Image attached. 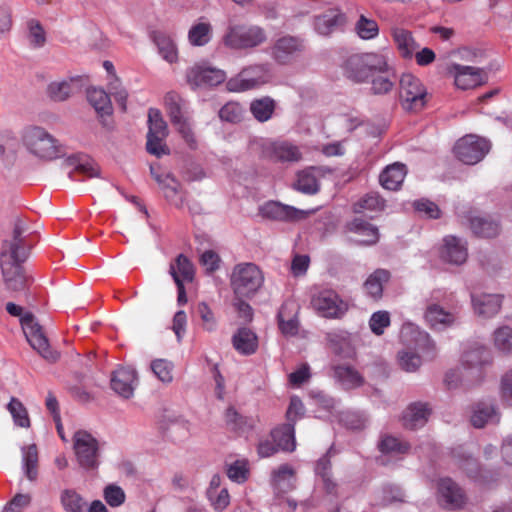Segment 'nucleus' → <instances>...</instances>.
<instances>
[{
  "mask_svg": "<svg viewBox=\"0 0 512 512\" xmlns=\"http://www.w3.org/2000/svg\"><path fill=\"white\" fill-rule=\"evenodd\" d=\"M267 41V33L258 25L229 24L222 36L223 45L235 51L255 49Z\"/></svg>",
  "mask_w": 512,
  "mask_h": 512,
  "instance_id": "f257e3e1",
  "label": "nucleus"
},
{
  "mask_svg": "<svg viewBox=\"0 0 512 512\" xmlns=\"http://www.w3.org/2000/svg\"><path fill=\"white\" fill-rule=\"evenodd\" d=\"M23 143L32 155L42 160H53L63 154L60 142L43 127L26 128Z\"/></svg>",
  "mask_w": 512,
  "mask_h": 512,
  "instance_id": "f03ea898",
  "label": "nucleus"
},
{
  "mask_svg": "<svg viewBox=\"0 0 512 512\" xmlns=\"http://www.w3.org/2000/svg\"><path fill=\"white\" fill-rule=\"evenodd\" d=\"M387 61V56L384 53H357L348 57L344 69L349 79L356 83H362L378 71L385 70Z\"/></svg>",
  "mask_w": 512,
  "mask_h": 512,
  "instance_id": "7ed1b4c3",
  "label": "nucleus"
},
{
  "mask_svg": "<svg viewBox=\"0 0 512 512\" xmlns=\"http://www.w3.org/2000/svg\"><path fill=\"white\" fill-rule=\"evenodd\" d=\"M264 275L253 263H242L234 267L231 274V287L236 296L251 297L263 285Z\"/></svg>",
  "mask_w": 512,
  "mask_h": 512,
  "instance_id": "20e7f679",
  "label": "nucleus"
},
{
  "mask_svg": "<svg viewBox=\"0 0 512 512\" xmlns=\"http://www.w3.org/2000/svg\"><path fill=\"white\" fill-rule=\"evenodd\" d=\"M271 79L269 64H252L244 67L237 75L226 82L230 92H244L256 89Z\"/></svg>",
  "mask_w": 512,
  "mask_h": 512,
  "instance_id": "39448f33",
  "label": "nucleus"
},
{
  "mask_svg": "<svg viewBox=\"0 0 512 512\" xmlns=\"http://www.w3.org/2000/svg\"><path fill=\"white\" fill-rule=\"evenodd\" d=\"M399 97L402 107L417 112L427 102V91L421 81L412 74H403L400 78Z\"/></svg>",
  "mask_w": 512,
  "mask_h": 512,
  "instance_id": "423d86ee",
  "label": "nucleus"
},
{
  "mask_svg": "<svg viewBox=\"0 0 512 512\" xmlns=\"http://www.w3.org/2000/svg\"><path fill=\"white\" fill-rule=\"evenodd\" d=\"M21 325L25 337L31 347L36 350L44 359L54 362L59 358V354L50 348L47 337L42 327L36 321L35 316L30 313H24L21 318Z\"/></svg>",
  "mask_w": 512,
  "mask_h": 512,
  "instance_id": "0eeeda50",
  "label": "nucleus"
},
{
  "mask_svg": "<svg viewBox=\"0 0 512 512\" xmlns=\"http://www.w3.org/2000/svg\"><path fill=\"white\" fill-rule=\"evenodd\" d=\"M490 149L491 144L487 139L470 134L456 142L454 153L462 163L475 165L488 154Z\"/></svg>",
  "mask_w": 512,
  "mask_h": 512,
  "instance_id": "6e6552de",
  "label": "nucleus"
},
{
  "mask_svg": "<svg viewBox=\"0 0 512 512\" xmlns=\"http://www.w3.org/2000/svg\"><path fill=\"white\" fill-rule=\"evenodd\" d=\"M73 449L79 465L85 470H95L99 465L98 441L87 431L79 430L73 436Z\"/></svg>",
  "mask_w": 512,
  "mask_h": 512,
  "instance_id": "1a4fd4ad",
  "label": "nucleus"
},
{
  "mask_svg": "<svg viewBox=\"0 0 512 512\" xmlns=\"http://www.w3.org/2000/svg\"><path fill=\"white\" fill-rule=\"evenodd\" d=\"M491 363L489 350L480 345L467 349L461 360L462 369L465 372V379L469 382L480 383L484 377L483 367Z\"/></svg>",
  "mask_w": 512,
  "mask_h": 512,
  "instance_id": "9d476101",
  "label": "nucleus"
},
{
  "mask_svg": "<svg viewBox=\"0 0 512 512\" xmlns=\"http://www.w3.org/2000/svg\"><path fill=\"white\" fill-rule=\"evenodd\" d=\"M315 311L325 318H341L348 310V304L330 289L318 291L311 298Z\"/></svg>",
  "mask_w": 512,
  "mask_h": 512,
  "instance_id": "9b49d317",
  "label": "nucleus"
},
{
  "mask_svg": "<svg viewBox=\"0 0 512 512\" xmlns=\"http://www.w3.org/2000/svg\"><path fill=\"white\" fill-rule=\"evenodd\" d=\"M447 74L454 79L456 87L462 90L475 88L487 80L484 69L470 65L450 64L447 67Z\"/></svg>",
  "mask_w": 512,
  "mask_h": 512,
  "instance_id": "f8f14e48",
  "label": "nucleus"
},
{
  "mask_svg": "<svg viewBox=\"0 0 512 512\" xmlns=\"http://www.w3.org/2000/svg\"><path fill=\"white\" fill-rule=\"evenodd\" d=\"M226 79V73L207 64H195L186 71V80L193 88L217 86Z\"/></svg>",
  "mask_w": 512,
  "mask_h": 512,
  "instance_id": "ddd939ff",
  "label": "nucleus"
},
{
  "mask_svg": "<svg viewBox=\"0 0 512 512\" xmlns=\"http://www.w3.org/2000/svg\"><path fill=\"white\" fill-rule=\"evenodd\" d=\"M457 214L462 223H468L472 232L478 237L492 238L500 232V225L496 220L490 217L477 216L470 208L461 207Z\"/></svg>",
  "mask_w": 512,
  "mask_h": 512,
  "instance_id": "4468645a",
  "label": "nucleus"
},
{
  "mask_svg": "<svg viewBox=\"0 0 512 512\" xmlns=\"http://www.w3.org/2000/svg\"><path fill=\"white\" fill-rule=\"evenodd\" d=\"M150 173L159 185L167 201L177 207H181L185 200V192L180 181L170 172H158L154 166H150Z\"/></svg>",
  "mask_w": 512,
  "mask_h": 512,
  "instance_id": "2eb2a0df",
  "label": "nucleus"
},
{
  "mask_svg": "<svg viewBox=\"0 0 512 512\" xmlns=\"http://www.w3.org/2000/svg\"><path fill=\"white\" fill-rule=\"evenodd\" d=\"M303 43L299 38L283 36L271 47V57L279 64H287L303 51Z\"/></svg>",
  "mask_w": 512,
  "mask_h": 512,
  "instance_id": "dca6fc26",
  "label": "nucleus"
},
{
  "mask_svg": "<svg viewBox=\"0 0 512 512\" xmlns=\"http://www.w3.org/2000/svg\"><path fill=\"white\" fill-rule=\"evenodd\" d=\"M259 214L263 218L276 221H298L307 215L303 210L275 201H269L260 206Z\"/></svg>",
  "mask_w": 512,
  "mask_h": 512,
  "instance_id": "f3484780",
  "label": "nucleus"
},
{
  "mask_svg": "<svg viewBox=\"0 0 512 512\" xmlns=\"http://www.w3.org/2000/svg\"><path fill=\"white\" fill-rule=\"evenodd\" d=\"M137 386V373L133 368L121 367L114 371L111 378V388L120 397L129 399Z\"/></svg>",
  "mask_w": 512,
  "mask_h": 512,
  "instance_id": "a211bd4d",
  "label": "nucleus"
},
{
  "mask_svg": "<svg viewBox=\"0 0 512 512\" xmlns=\"http://www.w3.org/2000/svg\"><path fill=\"white\" fill-rule=\"evenodd\" d=\"M440 257L443 261L450 264H463L468 257L466 242L455 236L445 237L440 250Z\"/></svg>",
  "mask_w": 512,
  "mask_h": 512,
  "instance_id": "6ab92c4d",
  "label": "nucleus"
},
{
  "mask_svg": "<svg viewBox=\"0 0 512 512\" xmlns=\"http://www.w3.org/2000/svg\"><path fill=\"white\" fill-rule=\"evenodd\" d=\"M438 495L440 503L445 508H458L465 502V495L462 489L450 478L439 480Z\"/></svg>",
  "mask_w": 512,
  "mask_h": 512,
  "instance_id": "aec40b11",
  "label": "nucleus"
},
{
  "mask_svg": "<svg viewBox=\"0 0 512 512\" xmlns=\"http://www.w3.org/2000/svg\"><path fill=\"white\" fill-rule=\"evenodd\" d=\"M346 16L337 8H331L314 18V28L321 35H329L346 23Z\"/></svg>",
  "mask_w": 512,
  "mask_h": 512,
  "instance_id": "412c9836",
  "label": "nucleus"
},
{
  "mask_svg": "<svg viewBox=\"0 0 512 512\" xmlns=\"http://www.w3.org/2000/svg\"><path fill=\"white\" fill-rule=\"evenodd\" d=\"M80 76L52 81L47 86L48 97L55 102L67 100L73 93L80 90L82 84Z\"/></svg>",
  "mask_w": 512,
  "mask_h": 512,
  "instance_id": "4be33fe9",
  "label": "nucleus"
},
{
  "mask_svg": "<svg viewBox=\"0 0 512 512\" xmlns=\"http://www.w3.org/2000/svg\"><path fill=\"white\" fill-rule=\"evenodd\" d=\"M390 34L399 55L403 59H412L415 51L419 48L412 32L399 26H393L390 29Z\"/></svg>",
  "mask_w": 512,
  "mask_h": 512,
  "instance_id": "5701e85b",
  "label": "nucleus"
},
{
  "mask_svg": "<svg viewBox=\"0 0 512 512\" xmlns=\"http://www.w3.org/2000/svg\"><path fill=\"white\" fill-rule=\"evenodd\" d=\"M1 268L7 289L12 291H22L26 288L29 282V277L25 274V271L20 264L1 260Z\"/></svg>",
  "mask_w": 512,
  "mask_h": 512,
  "instance_id": "b1692460",
  "label": "nucleus"
},
{
  "mask_svg": "<svg viewBox=\"0 0 512 512\" xmlns=\"http://www.w3.org/2000/svg\"><path fill=\"white\" fill-rule=\"evenodd\" d=\"M264 153L267 158L279 162H298L302 158L299 148L289 142L270 143Z\"/></svg>",
  "mask_w": 512,
  "mask_h": 512,
  "instance_id": "393cba45",
  "label": "nucleus"
},
{
  "mask_svg": "<svg viewBox=\"0 0 512 512\" xmlns=\"http://www.w3.org/2000/svg\"><path fill=\"white\" fill-rule=\"evenodd\" d=\"M430 414L431 408L427 403H412L403 412L402 425L410 430L420 428L426 424Z\"/></svg>",
  "mask_w": 512,
  "mask_h": 512,
  "instance_id": "a878e982",
  "label": "nucleus"
},
{
  "mask_svg": "<svg viewBox=\"0 0 512 512\" xmlns=\"http://www.w3.org/2000/svg\"><path fill=\"white\" fill-rule=\"evenodd\" d=\"M298 306L292 301H286L279 309L277 318L280 331L285 336H295L298 333L299 322L297 319Z\"/></svg>",
  "mask_w": 512,
  "mask_h": 512,
  "instance_id": "bb28decb",
  "label": "nucleus"
},
{
  "mask_svg": "<svg viewBox=\"0 0 512 512\" xmlns=\"http://www.w3.org/2000/svg\"><path fill=\"white\" fill-rule=\"evenodd\" d=\"M329 349L343 358H351L355 355L351 334L347 331H332L326 334Z\"/></svg>",
  "mask_w": 512,
  "mask_h": 512,
  "instance_id": "cd10ccee",
  "label": "nucleus"
},
{
  "mask_svg": "<svg viewBox=\"0 0 512 512\" xmlns=\"http://www.w3.org/2000/svg\"><path fill=\"white\" fill-rule=\"evenodd\" d=\"M224 421L227 429L236 433L251 431L257 423V419L240 414L233 406L225 410Z\"/></svg>",
  "mask_w": 512,
  "mask_h": 512,
  "instance_id": "c85d7f7f",
  "label": "nucleus"
},
{
  "mask_svg": "<svg viewBox=\"0 0 512 512\" xmlns=\"http://www.w3.org/2000/svg\"><path fill=\"white\" fill-rule=\"evenodd\" d=\"M472 304L476 314L488 318L499 312L501 297L495 294L472 295Z\"/></svg>",
  "mask_w": 512,
  "mask_h": 512,
  "instance_id": "c756f323",
  "label": "nucleus"
},
{
  "mask_svg": "<svg viewBox=\"0 0 512 512\" xmlns=\"http://www.w3.org/2000/svg\"><path fill=\"white\" fill-rule=\"evenodd\" d=\"M426 321L434 328L445 329L456 322V315L438 304H429L425 312Z\"/></svg>",
  "mask_w": 512,
  "mask_h": 512,
  "instance_id": "7c9ffc66",
  "label": "nucleus"
},
{
  "mask_svg": "<svg viewBox=\"0 0 512 512\" xmlns=\"http://www.w3.org/2000/svg\"><path fill=\"white\" fill-rule=\"evenodd\" d=\"M369 79H371V93L374 95H385L393 89L396 82V75L387 61L386 69L378 71Z\"/></svg>",
  "mask_w": 512,
  "mask_h": 512,
  "instance_id": "2f4dec72",
  "label": "nucleus"
},
{
  "mask_svg": "<svg viewBox=\"0 0 512 512\" xmlns=\"http://www.w3.org/2000/svg\"><path fill=\"white\" fill-rule=\"evenodd\" d=\"M333 377L345 389H354L364 383L363 377L352 366L337 365L333 367Z\"/></svg>",
  "mask_w": 512,
  "mask_h": 512,
  "instance_id": "473e14b6",
  "label": "nucleus"
},
{
  "mask_svg": "<svg viewBox=\"0 0 512 512\" xmlns=\"http://www.w3.org/2000/svg\"><path fill=\"white\" fill-rule=\"evenodd\" d=\"M233 347L243 355L256 352L258 339L256 334L248 328H240L232 338Z\"/></svg>",
  "mask_w": 512,
  "mask_h": 512,
  "instance_id": "72a5a7b5",
  "label": "nucleus"
},
{
  "mask_svg": "<svg viewBox=\"0 0 512 512\" xmlns=\"http://www.w3.org/2000/svg\"><path fill=\"white\" fill-rule=\"evenodd\" d=\"M169 274L176 283V279L181 283L192 282L194 278V266L192 262L184 255L179 254L169 266Z\"/></svg>",
  "mask_w": 512,
  "mask_h": 512,
  "instance_id": "f704fd0d",
  "label": "nucleus"
},
{
  "mask_svg": "<svg viewBox=\"0 0 512 512\" xmlns=\"http://www.w3.org/2000/svg\"><path fill=\"white\" fill-rule=\"evenodd\" d=\"M294 432V425L287 423L273 429L270 433V437L279 450L292 452L296 447Z\"/></svg>",
  "mask_w": 512,
  "mask_h": 512,
  "instance_id": "c9c22d12",
  "label": "nucleus"
},
{
  "mask_svg": "<svg viewBox=\"0 0 512 512\" xmlns=\"http://www.w3.org/2000/svg\"><path fill=\"white\" fill-rule=\"evenodd\" d=\"M406 172V166L404 164L394 163L389 165L380 174V183L385 189L397 190L403 183Z\"/></svg>",
  "mask_w": 512,
  "mask_h": 512,
  "instance_id": "e433bc0d",
  "label": "nucleus"
},
{
  "mask_svg": "<svg viewBox=\"0 0 512 512\" xmlns=\"http://www.w3.org/2000/svg\"><path fill=\"white\" fill-rule=\"evenodd\" d=\"M272 485L278 492H286L294 487L295 470L289 464L280 465L272 472Z\"/></svg>",
  "mask_w": 512,
  "mask_h": 512,
  "instance_id": "4c0bfd02",
  "label": "nucleus"
},
{
  "mask_svg": "<svg viewBox=\"0 0 512 512\" xmlns=\"http://www.w3.org/2000/svg\"><path fill=\"white\" fill-rule=\"evenodd\" d=\"M87 99L101 117L112 114V103L105 90L101 88H90L87 90Z\"/></svg>",
  "mask_w": 512,
  "mask_h": 512,
  "instance_id": "58836bf2",
  "label": "nucleus"
},
{
  "mask_svg": "<svg viewBox=\"0 0 512 512\" xmlns=\"http://www.w3.org/2000/svg\"><path fill=\"white\" fill-rule=\"evenodd\" d=\"M499 421L498 413L493 405L478 404L471 416V423L476 428H482L488 423H497Z\"/></svg>",
  "mask_w": 512,
  "mask_h": 512,
  "instance_id": "ea45409f",
  "label": "nucleus"
},
{
  "mask_svg": "<svg viewBox=\"0 0 512 512\" xmlns=\"http://www.w3.org/2000/svg\"><path fill=\"white\" fill-rule=\"evenodd\" d=\"M165 106L172 124L186 119L185 100L175 92H169L165 96Z\"/></svg>",
  "mask_w": 512,
  "mask_h": 512,
  "instance_id": "a19ab883",
  "label": "nucleus"
},
{
  "mask_svg": "<svg viewBox=\"0 0 512 512\" xmlns=\"http://www.w3.org/2000/svg\"><path fill=\"white\" fill-rule=\"evenodd\" d=\"M390 278V273L384 269H377L365 281L364 288L366 292L374 299L382 296L383 284Z\"/></svg>",
  "mask_w": 512,
  "mask_h": 512,
  "instance_id": "79ce46f5",
  "label": "nucleus"
},
{
  "mask_svg": "<svg viewBox=\"0 0 512 512\" xmlns=\"http://www.w3.org/2000/svg\"><path fill=\"white\" fill-rule=\"evenodd\" d=\"M28 257V248L24 242H4L1 251L2 260L21 264Z\"/></svg>",
  "mask_w": 512,
  "mask_h": 512,
  "instance_id": "37998d69",
  "label": "nucleus"
},
{
  "mask_svg": "<svg viewBox=\"0 0 512 512\" xmlns=\"http://www.w3.org/2000/svg\"><path fill=\"white\" fill-rule=\"evenodd\" d=\"M23 469L30 481H36L38 477V450L35 444L22 448Z\"/></svg>",
  "mask_w": 512,
  "mask_h": 512,
  "instance_id": "c03bdc74",
  "label": "nucleus"
},
{
  "mask_svg": "<svg viewBox=\"0 0 512 512\" xmlns=\"http://www.w3.org/2000/svg\"><path fill=\"white\" fill-rule=\"evenodd\" d=\"M350 230L363 236L362 239L358 240V242L362 244H375L379 239L377 227L371 225L370 223L362 219H354L350 223Z\"/></svg>",
  "mask_w": 512,
  "mask_h": 512,
  "instance_id": "a18cd8bd",
  "label": "nucleus"
},
{
  "mask_svg": "<svg viewBox=\"0 0 512 512\" xmlns=\"http://www.w3.org/2000/svg\"><path fill=\"white\" fill-rule=\"evenodd\" d=\"M275 110V101L270 97L255 99L250 104V111L259 122L268 121Z\"/></svg>",
  "mask_w": 512,
  "mask_h": 512,
  "instance_id": "49530a36",
  "label": "nucleus"
},
{
  "mask_svg": "<svg viewBox=\"0 0 512 512\" xmlns=\"http://www.w3.org/2000/svg\"><path fill=\"white\" fill-rule=\"evenodd\" d=\"M61 504L66 512H85L86 502L73 489H65L60 495Z\"/></svg>",
  "mask_w": 512,
  "mask_h": 512,
  "instance_id": "de8ad7c7",
  "label": "nucleus"
},
{
  "mask_svg": "<svg viewBox=\"0 0 512 512\" xmlns=\"http://www.w3.org/2000/svg\"><path fill=\"white\" fill-rule=\"evenodd\" d=\"M385 200L376 192L367 193L353 206L355 213H363L364 211H381L384 209Z\"/></svg>",
  "mask_w": 512,
  "mask_h": 512,
  "instance_id": "09e8293b",
  "label": "nucleus"
},
{
  "mask_svg": "<svg viewBox=\"0 0 512 512\" xmlns=\"http://www.w3.org/2000/svg\"><path fill=\"white\" fill-rule=\"evenodd\" d=\"M294 187L306 194H315L319 190L317 178L313 169L303 170L298 173Z\"/></svg>",
  "mask_w": 512,
  "mask_h": 512,
  "instance_id": "8fccbe9b",
  "label": "nucleus"
},
{
  "mask_svg": "<svg viewBox=\"0 0 512 512\" xmlns=\"http://www.w3.org/2000/svg\"><path fill=\"white\" fill-rule=\"evenodd\" d=\"M397 363L405 372H416L422 365L420 355L410 349H402L397 353Z\"/></svg>",
  "mask_w": 512,
  "mask_h": 512,
  "instance_id": "3c124183",
  "label": "nucleus"
},
{
  "mask_svg": "<svg viewBox=\"0 0 512 512\" xmlns=\"http://www.w3.org/2000/svg\"><path fill=\"white\" fill-rule=\"evenodd\" d=\"M494 347L501 353H512V328L501 326L493 333Z\"/></svg>",
  "mask_w": 512,
  "mask_h": 512,
  "instance_id": "603ef678",
  "label": "nucleus"
},
{
  "mask_svg": "<svg viewBox=\"0 0 512 512\" xmlns=\"http://www.w3.org/2000/svg\"><path fill=\"white\" fill-rule=\"evenodd\" d=\"M410 444L400 439L387 435L379 443V449L385 454H406L410 450Z\"/></svg>",
  "mask_w": 512,
  "mask_h": 512,
  "instance_id": "864d4df0",
  "label": "nucleus"
},
{
  "mask_svg": "<svg viewBox=\"0 0 512 512\" xmlns=\"http://www.w3.org/2000/svg\"><path fill=\"white\" fill-rule=\"evenodd\" d=\"M7 408L10 414L12 415L15 425L22 428L30 427V418L28 415V411L20 400L14 397L11 398Z\"/></svg>",
  "mask_w": 512,
  "mask_h": 512,
  "instance_id": "5fc2aeb1",
  "label": "nucleus"
},
{
  "mask_svg": "<svg viewBox=\"0 0 512 512\" xmlns=\"http://www.w3.org/2000/svg\"><path fill=\"white\" fill-rule=\"evenodd\" d=\"M149 135L168 136V126L158 109L151 108L148 112Z\"/></svg>",
  "mask_w": 512,
  "mask_h": 512,
  "instance_id": "6e6d98bb",
  "label": "nucleus"
},
{
  "mask_svg": "<svg viewBox=\"0 0 512 512\" xmlns=\"http://www.w3.org/2000/svg\"><path fill=\"white\" fill-rule=\"evenodd\" d=\"M154 41L158 47L159 53L166 61H168L169 63L177 61V49L175 44L169 37L163 34H158L155 35Z\"/></svg>",
  "mask_w": 512,
  "mask_h": 512,
  "instance_id": "4d7b16f0",
  "label": "nucleus"
},
{
  "mask_svg": "<svg viewBox=\"0 0 512 512\" xmlns=\"http://www.w3.org/2000/svg\"><path fill=\"white\" fill-rule=\"evenodd\" d=\"M211 25L209 23H198L191 27L188 33L189 41L194 46H203L210 40Z\"/></svg>",
  "mask_w": 512,
  "mask_h": 512,
  "instance_id": "13d9d810",
  "label": "nucleus"
},
{
  "mask_svg": "<svg viewBox=\"0 0 512 512\" xmlns=\"http://www.w3.org/2000/svg\"><path fill=\"white\" fill-rule=\"evenodd\" d=\"M444 384L447 387V389L452 390L460 386L469 387L478 383L467 381L465 379V372L462 369V366L460 365L459 367L450 369L449 371L446 372L444 377Z\"/></svg>",
  "mask_w": 512,
  "mask_h": 512,
  "instance_id": "bf43d9fd",
  "label": "nucleus"
},
{
  "mask_svg": "<svg viewBox=\"0 0 512 512\" xmlns=\"http://www.w3.org/2000/svg\"><path fill=\"white\" fill-rule=\"evenodd\" d=\"M151 370L154 375L163 383L173 381L174 365L166 359H156L151 362Z\"/></svg>",
  "mask_w": 512,
  "mask_h": 512,
  "instance_id": "052dcab7",
  "label": "nucleus"
},
{
  "mask_svg": "<svg viewBox=\"0 0 512 512\" xmlns=\"http://www.w3.org/2000/svg\"><path fill=\"white\" fill-rule=\"evenodd\" d=\"M355 30L360 38L372 39L375 38L379 33V27L375 20L368 19L361 15L355 25Z\"/></svg>",
  "mask_w": 512,
  "mask_h": 512,
  "instance_id": "680f3d73",
  "label": "nucleus"
},
{
  "mask_svg": "<svg viewBox=\"0 0 512 512\" xmlns=\"http://www.w3.org/2000/svg\"><path fill=\"white\" fill-rule=\"evenodd\" d=\"M190 423L182 416L166 415L162 421V428L171 434L187 433Z\"/></svg>",
  "mask_w": 512,
  "mask_h": 512,
  "instance_id": "e2e57ef3",
  "label": "nucleus"
},
{
  "mask_svg": "<svg viewBox=\"0 0 512 512\" xmlns=\"http://www.w3.org/2000/svg\"><path fill=\"white\" fill-rule=\"evenodd\" d=\"M166 138L167 137H160L159 135L147 134V152L158 158H160L163 155H169L170 149L165 143Z\"/></svg>",
  "mask_w": 512,
  "mask_h": 512,
  "instance_id": "0e129e2a",
  "label": "nucleus"
},
{
  "mask_svg": "<svg viewBox=\"0 0 512 512\" xmlns=\"http://www.w3.org/2000/svg\"><path fill=\"white\" fill-rule=\"evenodd\" d=\"M244 109L237 102L226 103L219 111V117L227 122L237 123L243 118Z\"/></svg>",
  "mask_w": 512,
  "mask_h": 512,
  "instance_id": "69168bd1",
  "label": "nucleus"
},
{
  "mask_svg": "<svg viewBox=\"0 0 512 512\" xmlns=\"http://www.w3.org/2000/svg\"><path fill=\"white\" fill-rule=\"evenodd\" d=\"M249 474L248 463L246 460H236L227 467V476L230 480L243 483L247 480Z\"/></svg>",
  "mask_w": 512,
  "mask_h": 512,
  "instance_id": "338daca9",
  "label": "nucleus"
},
{
  "mask_svg": "<svg viewBox=\"0 0 512 512\" xmlns=\"http://www.w3.org/2000/svg\"><path fill=\"white\" fill-rule=\"evenodd\" d=\"M103 496L111 507H119L125 502V493L120 486L109 484L104 488Z\"/></svg>",
  "mask_w": 512,
  "mask_h": 512,
  "instance_id": "774afa93",
  "label": "nucleus"
}]
</instances>
